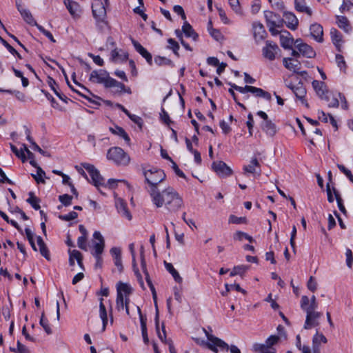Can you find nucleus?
I'll use <instances>...</instances> for the list:
<instances>
[{
  "mask_svg": "<svg viewBox=\"0 0 353 353\" xmlns=\"http://www.w3.org/2000/svg\"><path fill=\"white\" fill-rule=\"evenodd\" d=\"M151 198L153 203L157 208H161L164 205L170 212L179 210L183 203L182 198L172 187H168L161 192L160 190L157 192L152 191Z\"/></svg>",
  "mask_w": 353,
  "mask_h": 353,
  "instance_id": "nucleus-1",
  "label": "nucleus"
},
{
  "mask_svg": "<svg viewBox=\"0 0 353 353\" xmlns=\"http://www.w3.org/2000/svg\"><path fill=\"white\" fill-rule=\"evenodd\" d=\"M143 174L145 182L149 185L148 192L150 196H152V191L157 192L159 190L158 185L165 179L166 175L163 170L156 168L150 170L143 168Z\"/></svg>",
  "mask_w": 353,
  "mask_h": 353,
  "instance_id": "nucleus-2",
  "label": "nucleus"
},
{
  "mask_svg": "<svg viewBox=\"0 0 353 353\" xmlns=\"http://www.w3.org/2000/svg\"><path fill=\"white\" fill-rule=\"evenodd\" d=\"M107 159L119 166H127L130 162V156L119 147L110 148L107 152Z\"/></svg>",
  "mask_w": 353,
  "mask_h": 353,
  "instance_id": "nucleus-3",
  "label": "nucleus"
},
{
  "mask_svg": "<svg viewBox=\"0 0 353 353\" xmlns=\"http://www.w3.org/2000/svg\"><path fill=\"white\" fill-rule=\"evenodd\" d=\"M203 331L208 341H202L201 344H205V347H207L214 353L218 352V347H219L221 350H228V343H226L221 339L210 334L207 330L203 329Z\"/></svg>",
  "mask_w": 353,
  "mask_h": 353,
  "instance_id": "nucleus-4",
  "label": "nucleus"
},
{
  "mask_svg": "<svg viewBox=\"0 0 353 353\" xmlns=\"http://www.w3.org/2000/svg\"><path fill=\"white\" fill-rule=\"evenodd\" d=\"M83 168L90 174L93 185L101 192L100 187H105L104 178L101 175L99 171L92 164L84 163Z\"/></svg>",
  "mask_w": 353,
  "mask_h": 353,
  "instance_id": "nucleus-5",
  "label": "nucleus"
},
{
  "mask_svg": "<svg viewBox=\"0 0 353 353\" xmlns=\"http://www.w3.org/2000/svg\"><path fill=\"white\" fill-rule=\"evenodd\" d=\"M112 77H110L109 73L104 70H93L90 75L89 80L94 83L103 84V85L108 88V84Z\"/></svg>",
  "mask_w": 353,
  "mask_h": 353,
  "instance_id": "nucleus-6",
  "label": "nucleus"
},
{
  "mask_svg": "<svg viewBox=\"0 0 353 353\" xmlns=\"http://www.w3.org/2000/svg\"><path fill=\"white\" fill-rule=\"evenodd\" d=\"M280 52L278 45L272 41H266L265 46L262 48L263 57L269 61L274 60Z\"/></svg>",
  "mask_w": 353,
  "mask_h": 353,
  "instance_id": "nucleus-7",
  "label": "nucleus"
},
{
  "mask_svg": "<svg viewBox=\"0 0 353 353\" xmlns=\"http://www.w3.org/2000/svg\"><path fill=\"white\" fill-rule=\"evenodd\" d=\"M117 295H119L120 294L122 296L125 298V312L127 315H130L128 303L130 301L129 296L132 293L131 287L127 283H122L121 281H119L117 284Z\"/></svg>",
  "mask_w": 353,
  "mask_h": 353,
  "instance_id": "nucleus-8",
  "label": "nucleus"
},
{
  "mask_svg": "<svg viewBox=\"0 0 353 353\" xmlns=\"http://www.w3.org/2000/svg\"><path fill=\"white\" fill-rule=\"evenodd\" d=\"M92 11L94 17L98 21H103L106 16L104 3L101 0H95L92 4Z\"/></svg>",
  "mask_w": 353,
  "mask_h": 353,
  "instance_id": "nucleus-9",
  "label": "nucleus"
},
{
  "mask_svg": "<svg viewBox=\"0 0 353 353\" xmlns=\"http://www.w3.org/2000/svg\"><path fill=\"white\" fill-rule=\"evenodd\" d=\"M212 170L221 177H227L232 174V169L222 161H214L212 164Z\"/></svg>",
  "mask_w": 353,
  "mask_h": 353,
  "instance_id": "nucleus-10",
  "label": "nucleus"
},
{
  "mask_svg": "<svg viewBox=\"0 0 353 353\" xmlns=\"http://www.w3.org/2000/svg\"><path fill=\"white\" fill-rule=\"evenodd\" d=\"M322 316V313L316 311H307L306 312V319L304 324V328L310 330L319 325V319Z\"/></svg>",
  "mask_w": 353,
  "mask_h": 353,
  "instance_id": "nucleus-11",
  "label": "nucleus"
},
{
  "mask_svg": "<svg viewBox=\"0 0 353 353\" xmlns=\"http://www.w3.org/2000/svg\"><path fill=\"white\" fill-rule=\"evenodd\" d=\"M264 15L267 26H277V28L283 26L284 20L279 14L272 11L266 10L264 12Z\"/></svg>",
  "mask_w": 353,
  "mask_h": 353,
  "instance_id": "nucleus-12",
  "label": "nucleus"
},
{
  "mask_svg": "<svg viewBox=\"0 0 353 353\" xmlns=\"http://www.w3.org/2000/svg\"><path fill=\"white\" fill-rule=\"evenodd\" d=\"M294 93L296 97L299 99L301 103L306 108H309V104L306 101L305 97L306 94V89L303 87V84L299 83L298 85H289L288 86Z\"/></svg>",
  "mask_w": 353,
  "mask_h": 353,
  "instance_id": "nucleus-13",
  "label": "nucleus"
},
{
  "mask_svg": "<svg viewBox=\"0 0 353 353\" xmlns=\"http://www.w3.org/2000/svg\"><path fill=\"white\" fill-rule=\"evenodd\" d=\"M64 5L67 8L70 14L74 17H79L81 13L80 5L72 0H64Z\"/></svg>",
  "mask_w": 353,
  "mask_h": 353,
  "instance_id": "nucleus-14",
  "label": "nucleus"
},
{
  "mask_svg": "<svg viewBox=\"0 0 353 353\" xmlns=\"http://www.w3.org/2000/svg\"><path fill=\"white\" fill-rule=\"evenodd\" d=\"M254 37L256 42H259L265 39L267 32L264 26L260 22H255L253 23Z\"/></svg>",
  "mask_w": 353,
  "mask_h": 353,
  "instance_id": "nucleus-15",
  "label": "nucleus"
},
{
  "mask_svg": "<svg viewBox=\"0 0 353 353\" xmlns=\"http://www.w3.org/2000/svg\"><path fill=\"white\" fill-rule=\"evenodd\" d=\"M283 17L285 19L283 23H285L288 28L293 30L297 28L299 20L293 12L285 11L283 12Z\"/></svg>",
  "mask_w": 353,
  "mask_h": 353,
  "instance_id": "nucleus-16",
  "label": "nucleus"
},
{
  "mask_svg": "<svg viewBox=\"0 0 353 353\" xmlns=\"http://www.w3.org/2000/svg\"><path fill=\"white\" fill-rule=\"evenodd\" d=\"M331 40L339 52L341 51L343 44V36L341 32L335 28L330 29Z\"/></svg>",
  "mask_w": 353,
  "mask_h": 353,
  "instance_id": "nucleus-17",
  "label": "nucleus"
},
{
  "mask_svg": "<svg viewBox=\"0 0 353 353\" xmlns=\"http://www.w3.org/2000/svg\"><path fill=\"white\" fill-rule=\"evenodd\" d=\"M310 34L317 42L322 43L323 41V30L319 23H314L310 28Z\"/></svg>",
  "mask_w": 353,
  "mask_h": 353,
  "instance_id": "nucleus-18",
  "label": "nucleus"
},
{
  "mask_svg": "<svg viewBox=\"0 0 353 353\" xmlns=\"http://www.w3.org/2000/svg\"><path fill=\"white\" fill-rule=\"evenodd\" d=\"M132 43L136 49V50L145 59L146 61L150 65L152 64V54L145 48H143L138 41L132 39Z\"/></svg>",
  "mask_w": 353,
  "mask_h": 353,
  "instance_id": "nucleus-19",
  "label": "nucleus"
},
{
  "mask_svg": "<svg viewBox=\"0 0 353 353\" xmlns=\"http://www.w3.org/2000/svg\"><path fill=\"white\" fill-rule=\"evenodd\" d=\"M283 63L285 68L294 72V73H299V70L301 68V63L297 59L292 58H283Z\"/></svg>",
  "mask_w": 353,
  "mask_h": 353,
  "instance_id": "nucleus-20",
  "label": "nucleus"
},
{
  "mask_svg": "<svg viewBox=\"0 0 353 353\" xmlns=\"http://www.w3.org/2000/svg\"><path fill=\"white\" fill-rule=\"evenodd\" d=\"M115 205L119 214L128 220L132 219V215L128 209L127 204L123 199H117L115 201Z\"/></svg>",
  "mask_w": 353,
  "mask_h": 353,
  "instance_id": "nucleus-21",
  "label": "nucleus"
},
{
  "mask_svg": "<svg viewBox=\"0 0 353 353\" xmlns=\"http://www.w3.org/2000/svg\"><path fill=\"white\" fill-rule=\"evenodd\" d=\"M336 23L339 28L346 33H350L351 32L352 26L346 17L336 15Z\"/></svg>",
  "mask_w": 353,
  "mask_h": 353,
  "instance_id": "nucleus-22",
  "label": "nucleus"
},
{
  "mask_svg": "<svg viewBox=\"0 0 353 353\" xmlns=\"http://www.w3.org/2000/svg\"><path fill=\"white\" fill-rule=\"evenodd\" d=\"M261 129L269 137H274L276 132L277 129L276 125L272 122L271 120L268 119L265 121H263L261 123Z\"/></svg>",
  "mask_w": 353,
  "mask_h": 353,
  "instance_id": "nucleus-23",
  "label": "nucleus"
},
{
  "mask_svg": "<svg viewBox=\"0 0 353 353\" xmlns=\"http://www.w3.org/2000/svg\"><path fill=\"white\" fill-rule=\"evenodd\" d=\"M312 87L316 91L317 95L321 98L323 99V97L328 94V91L326 90V85L323 81L314 80L312 83Z\"/></svg>",
  "mask_w": 353,
  "mask_h": 353,
  "instance_id": "nucleus-24",
  "label": "nucleus"
},
{
  "mask_svg": "<svg viewBox=\"0 0 353 353\" xmlns=\"http://www.w3.org/2000/svg\"><path fill=\"white\" fill-rule=\"evenodd\" d=\"M290 36V33L288 31H285L280 36L281 45L285 49H291L294 43L293 38Z\"/></svg>",
  "mask_w": 353,
  "mask_h": 353,
  "instance_id": "nucleus-25",
  "label": "nucleus"
},
{
  "mask_svg": "<svg viewBox=\"0 0 353 353\" xmlns=\"http://www.w3.org/2000/svg\"><path fill=\"white\" fill-rule=\"evenodd\" d=\"M249 92L253 94L256 97L263 98L269 101L272 99L270 93L259 88L250 85Z\"/></svg>",
  "mask_w": 353,
  "mask_h": 353,
  "instance_id": "nucleus-26",
  "label": "nucleus"
},
{
  "mask_svg": "<svg viewBox=\"0 0 353 353\" xmlns=\"http://www.w3.org/2000/svg\"><path fill=\"white\" fill-rule=\"evenodd\" d=\"M259 168L258 174H260L261 173V169H260V164L259 161L256 158H253L250 161V163L248 165H245L243 167V170L246 173H250V174H254L256 173V168Z\"/></svg>",
  "mask_w": 353,
  "mask_h": 353,
  "instance_id": "nucleus-27",
  "label": "nucleus"
},
{
  "mask_svg": "<svg viewBox=\"0 0 353 353\" xmlns=\"http://www.w3.org/2000/svg\"><path fill=\"white\" fill-rule=\"evenodd\" d=\"M182 32L185 34V37L192 38L194 41H196L199 35L194 30L192 26L185 21L182 26Z\"/></svg>",
  "mask_w": 353,
  "mask_h": 353,
  "instance_id": "nucleus-28",
  "label": "nucleus"
},
{
  "mask_svg": "<svg viewBox=\"0 0 353 353\" xmlns=\"http://www.w3.org/2000/svg\"><path fill=\"white\" fill-rule=\"evenodd\" d=\"M298 50L303 57H306L307 58H313L316 55V52L313 48L307 43H304V45L301 46L299 45Z\"/></svg>",
  "mask_w": 353,
  "mask_h": 353,
  "instance_id": "nucleus-29",
  "label": "nucleus"
},
{
  "mask_svg": "<svg viewBox=\"0 0 353 353\" xmlns=\"http://www.w3.org/2000/svg\"><path fill=\"white\" fill-rule=\"evenodd\" d=\"M327 339L323 334H319L317 331L312 339V348L314 352L319 351V346L321 343H326Z\"/></svg>",
  "mask_w": 353,
  "mask_h": 353,
  "instance_id": "nucleus-30",
  "label": "nucleus"
},
{
  "mask_svg": "<svg viewBox=\"0 0 353 353\" xmlns=\"http://www.w3.org/2000/svg\"><path fill=\"white\" fill-rule=\"evenodd\" d=\"M294 6L296 11L305 12L309 16H312V10L306 6L305 0H294Z\"/></svg>",
  "mask_w": 353,
  "mask_h": 353,
  "instance_id": "nucleus-31",
  "label": "nucleus"
},
{
  "mask_svg": "<svg viewBox=\"0 0 353 353\" xmlns=\"http://www.w3.org/2000/svg\"><path fill=\"white\" fill-rule=\"evenodd\" d=\"M37 244L39 247V252H40L41 254L43 257H45L48 261H50V255L48 248H47L43 239L40 236H37Z\"/></svg>",
  "mask_w": 353,
  "mask_h": 353,
  "instance_id": "nucleus-32",
  "label": "nucleus"
},
{
  "mask_svg": "<svg viewBox=\"0 0 353 353\" xmlns=\"http://www.w3.org/2000/svg\"><path fill=\"white\" fill-rule=\"evenodd\" d=\"M253 350L259 353H276L275 348L269 347L265 343H255L253 345Z\"/></svg>",
  "mask_w": 353,
  "mask_h": 353,
  "instance_id": "nucleus-33",
  "label": "nucleus"
},
{
  "mask_svg": "<svg viewBox=\"0 0 353 353\" xmlns=\"http://www.w3.org/2000/svg\"><path fill=\"white\" fill-rule=\"evenodd\" d=\"M111 57L114 61H125L128 58V54L121 50L115 48L112 51Z\"/></svg>",
  "mask_w": 353,
  "mask_h": 353,
  "instance_id": "nucleus-34",
  "label": "nucleus"
},
{
  "mask_svg": "<svg viewBox=\"0 0 353 353\" xmlns=\"http://www.w3.org/2000/svg\"><path fill=\"white\" fill-rule=\"evenodd\" d=\"M110 131L116 135L122 137L128 144H130V139L125 131L121 127L116 125L114 128H110Z\"/></svg>",
  "mask_w": 353,
  "mask_h": 353,
  "instance_id": "nucleus-35",
  "label": "nucleus"
},
{
  "mask_svg": "<svg viewBox=\"0 0 353 353\" xmlns=\"http://www.w3.org/2000/svg\"><path fill=\"white\" fill-rule=\"evenodd\" d=\"M165 268L173 276L174 281L179 283H181L183 279L179 275V272L174 269L172 263L164 261Z\"/></svg>",
  "mask_w": 353,
  "mask_h": 353,
  "instance_id": "nucleus-36",
  "label": "nucleus"
},
{
  "mask_svg": "<svg viewBox=\"0 0 353 353\" xmlns=\"http://www.w3.org/2000/svg\"><path fill=\"white\" fill-rule=\"evenodd\" d=\"M103 299L101 298L100 299V304H99V316H100V318L101 319L102 323H103L102 330L105 331L107 323H108V316H107V311H106L104 304L103 303Z\"/></svg>",
  "mask_w": 353,
  "mask_h": 353,
  "instance_id": "nucleus-37",
  "label": "nucleus"
},
{
  "mask_svg": "<svg viewBox=\"0 0 353 353\" xmlns=\"http://www.w3.org/2000/svg\"><path fill=\"white\" fill-rule=\"evenodd\" d=\"M156 307H157V305H156ZM154 321H155V326H156V330H157V332L158 336H159V338L162 341H163V340L165 339V338H166V333H165V326H164L163 324L162 325V332H163V334H161L160 332V331H159V310H158V308H157V310H156V316H155Z\"/></svg>",
  "mask_w": 353,
  "mask_h": 353,
  "instance_id": "nucleus-38",
  "label": "nucleus"
},
{
  "mask_svg": "<svg viewBox=\"0 0 353 353\" xmlns=\"http://www.w3.org/2000/svg\"><path fill=\"white\" fill-rule=\"evenodd\" d=\"M323 99L328 102V107L330 108H338L339 105V99L334 94L328 93L323 97Z\"/></svg>",
  "mask_w": 353,
  "mask_h": 353,
  "instance_id": "nucleus-39",
  "label": "nucleus"
},
{
  "mask_svg": "<svg viewBox=\"0 0 353 353\" xmlns=\"http://www.w3.org/2000/svg\"><path fill=\"white\" fill-rule=\"evenodd\" d=\"M154 63L159 66L170 65L174 67L172 61L165 57L157 56L154 57Z\"/></svg>",
  "mask_w": 353,
  "mask_h": 353,
  "instance_id": "nucleus-40",
  "label": "nucleus"
},
{
  "mask_svg": "<svg viewBox=\"0 0 353 353\" xmlns=\"http://www.w3.org/2000/svg\"><path fill=\"white\" fill-rule=\"evenodd\" d=\"M21 15L28 24L35 26L38 25L28 10L25 9L24 10L21 11Z\"/></svg>",
  "mask_w": 353,
  "mask_h": 353,
  "instance_id": "nucleus-41",
  "label": "nucleus"
},
{
  "mask_svg": "<svg viewBox=\"0 0 353 353\" xmlns=\"http://www.w3.org/2000/svg\"><path fill=\"white\" fill-rule=\"evenodd\" d=\"M26 201L36 210L40 209V199L34 196L32 192H29V198Z\"/></svg>",
  "mask_w": 353,
  "mask_h": 353,
  "instance_id": "nucleus-42",
  "label": "nucleus"
},
{
  "mask_svg": "<svg viewBox=\"0 0 353 353\" xmlns=\"http://www.w3.org/2000/svg\"><path fill=\"white\" fill-rule=\"evenodd\" d=\"M248 269V265H241L234 266L230 272V276H234L236 275H240L242 276Z\"/></svg>",
  "mask_w": 353,
  "mask_h": 353,
  "instance_id": "nucleus-43",
  "label": "nucleus"
},
{
  "mask_svg": "<svg viewBox=\"0 0 353 353\" xmlns=\"http://www.w3.org/2000/svg\"><path fill=\"white\" fill-rule=\"evenodd\" d=\"M332 190H333V192L334 194V196H335V198H336V202H337V205H338V208L339 209V210L344 214H346L347 213V210L343 205V199H341V195L339 194V192L336 190V189L335 188H332Z\"/></svg>",
  "mask_w": 353,
  "mask_h": 353,
  "instance_id": "nucleus-44",
  "label": "nucleus"
},
{
  "mask_svg": "<svg viewBox=\"0 0 353 353\" xmlns=\"http://www.w3.org/2000/svg\"><path fill=\"white\" fill-rule=\"evenodd\" d=\"M168 48L172 50L174 54L179 57V54L178 51L180 48L179 43L174 39L171 38L168 39Z\"/></svg>",
  "mask_w": 353,
  "mask_h": 353,
  "instance_id": "nucleus-45",
  "label": "nucleus"
},
{
  "mask_svg": "<svg viewBox=\"0 0 353 353\" xmlns=\"http://www.w3.org/2000/svg\"><path fill=\"white\" fill-rule=\"evenodd\" d=\"M45 172L40 168H37V172L36 174H32V176L34 179L37 183H45L43 177L45 176Z\"/></svg>",
  "mask_w": 353,
  "mask_h": 353,
  "instance_id": "nucleus-46",
  "label": "nucleus"
},
{
  "mask_svg": "<svg viewBox=\"0 0 353 353\" xmlns=\"http://www.w3.org/2000/svg\"><path fill=\"white\" fill-rule=\"evenodd\" d=\"M234 239L236 240H238V241H242L243 239H245L248 241H249L250 243H252L254 241V239L251 236H250L247 233L241 232V231H237L234 234Z\"/></svg>",
  "mask_w": 353,
  "mask_h": 353,
  "instance_id": "nucleus-47",
  "label": "nucleus"
},
{
  "mask_svg": "<svg viewBox=\"0 0 353 353\" xmlns=\"http://www.w3.org/2000/svg\"><path fill=\"white\" fill-rule=\"evenodd\" d=\"M39 323L48 334H52V330L49 325L48 320L45 317L44 312L41 314Z\"/></svg>",
  "mask_w": 353,
  "mask_h": 353,
  "instance_id": "nucleus-48",
  "label": "nucleus"
},
{
  "mask_svg": "<svg viewBox=\"0 0 353 353\" xmlns=\"http://www.w3.org/2000/svg\"><path fill=\"white\" fill-rule=\"evenodd\" d=\"M108 85V88H117L118 92H122L125 88V85L123 83H121L113 78L110 80L109 84Z\"/></svg>",
  "mask_w": 353,
  "mask_h": 353,
  "instance_id": "nucleus-49",
  "label": "nucleus"
},
{
  "mask_svg": "<svg viewBox=\"0 0 353 353\" xmlns=\"http://www.w3.org/2000/svg\"><path fill=\"white\" fill-rule=\"evenodd\" d=\"M145 276V280H146V282L152 292V298L154 301V302L156 303V300H157V292H156V290H155V288H154V285L152 284V282L150 279V275H149V273L148 272H145V273L144 274Z\"/></svg>",
  "mask_w": 353,
  "mask_h": 353,
  "instance_id": "nucleus-50",
  "label": "nucleus"
},
{
  "mask_svg": "<svg viewBox=\"0 0 353 353\" xmlns=\"http://www.w3.org/2000/svg\"><path fill=\"white\" fill-rule=\"evenodd\" d=\"M105 247V243H95L94 245V251L92 254L94 256L101 255Z\"/></svg>",
  "mask_w": 353,
  "mask_h": 353,
  "instance_id": "nucleus-51",
  "label": "nucleus"
},
{
  "mask_svg": "<svg viewBox=\"0 0 353 353\" xmlns=\"http://www.w3.org/2000/svg\"><path fill=\"white\" fill-rule=\"evenodd\" d=\"M10 148H11L12 152L17 157L20 158L22 160L23 162H24L26 160V157L25 156V153H24L23 150H21V151H19L17 149V148L15 145H14L13 144H12V143H10Z\"/></svg>",
  "mask_w": 353,
  "mask_h": 353,
  "instance_id": "nucleus-52",
  "label": "nucleus"
},
{
  "mask_svg": "<svg viewBox=\"0 0 353 353\" xmlns=\"http://www.w3.org/2000/svg\"><path fill=\"white\" fill-rule=\"evenodd\" d=\"M59 200L63 205L68 206L72 204V196L69 194H64L59 196Z\"/></svg>",
  "mask_w": 353,
  "mask_h": 353,
  "instance_id": "nucleus-53",
  "label": "nucleus"
},
{
  "mask_svg": "<svg viewBox=\"0 0 353 353\" xmlns=\"http://www.w3.org/2000/svg\"><path fill=\"white\" fill-rule=\"evenodd\" d=\"M17 345V348L10 347V350L15 353H28V350L27 347L24 345L21 344L20 341H18Z\"/></svg>",
  "mask_w": 353,
  "mask_h": 353,
  "instance_id": "nucleus-54",
  "label": "nucleus"
},
{
  "mask_svg": "<svg viewBox=\"0 0 353 353\" xmlns=\"http://www.w3.org/2000/svg\"><path fill=\"white\" fill-rule=\"evenodd\" d=\"M77 216L78 214L76 212L72 211L68 214L59 215V218L62 221H69L75 219Z\"/></svg>",
  "mask_w": 353,
  "mask_h": 353,
  "instance_id": "nucleus-55",
  "label": "nucleus"
},
{
  "mask_svg": "<svg viewBox=\"0 0 353 353\" xmlns=\"http://www.w3.org/2000/svg\"><path fill=\"white\" fill-rule=\"evenodd\" d=\"M116 307L119 311L123 310L124 307L125 308V298L120 294L119 295H117Z\"/></svg>",
  "mask_w": 353,
  "mask_h": 353,
  "instance_id": "nucleus-56",
  "label": "nucleus"
},
{
  "mask_svg": "<svg viewBox=\"0 0 353 353\" xmlns=\"http://www.w3.org/2000/svg\"><path fill=\"white\" fill-rule=\"evenodd\" d=\"M228 221L230 223L241 224V223H245L246 219L245 217H238L235 215L231 214L229 216Z\"/></svg>",
  "mask_w": 353,
  "mask_h": 353,
  "instance_id": "nucleus-57",
  "label": "nucleus"
},
{
  "mask_svg": "<svg viewBox=\"0 0 353 353\" xmlns=\"http://www.w3.org/2000/svg\"><path fill=\"white\" fill-rule=\"evenodd\" d=\"M301 307L305 312H307L310 309V299L307 296H302L301 300Z\"/></svg>",
  "mask_w": 353,
  "mask_h": 353,
  "instance_id": "nucleus-58",
  "label": "nucleus"
},
{
  "mask_svg": "<svg viewBox=\"0 0 353 353\" xmlns=\"http://www.w3.org/2000/svg\"><path fill=\"white\" fill-rule=\"evenodd\" d=\"M37 29L41 32L43 33L46 37H48L52 42L53 43H55L56 42V40L54 39L52 33L48 31V30H46L41 25H37Z\"/></svg>",
  "mask_w": 353,
  "mask_h": 353,
  "instance_id": "nucleus-59",
  "label": "nucleus"
},
{
  "mask_svg": "<svg viewBox=\"0 0 353 353\" xmlns=\"http://www.w3.org/2000/svg\"><path fill=\"white\" fill-rule=\"evenodd\" d=\"M229 85L232 88H234V90H236V91L241 92V93H243V94H245L246 92H249L250 91V85H245V87H241V86H239L234 83H229Z\"/></svg>",
  "mask_w": 353,
  "mask_h": 353,
  "instance_id": "nucleus-60",
  "label": "nucleus"
},
{
  "mask_svg": "<svg viewBox=\"0 0 353 353\" xmlns=\"http://www.w3.org/2000/svg\"><path fill=\"white\" fill-rule=\"evenodd\" d=\"M86 241H87V237L85 236H79L77 239V244H78V247L83 250H85V251H87L88 250V247H87V243H86Z\"/></svg>",
  "mask_w": 353,
  "mask_h": 353,
  "instance_id": "nucleus-61",
  "label": "nucleus"
},
{
  "mask_svg": "<svg viewBox=\"0 0 353 353\" xmlns=\"http://www.w3.org/2000/svg\"><path fill=\"white\" fill-rule=\"evenodd\" d=\"M307 287L308 290H310L312 292H315L317 289V283L314 280V278L312 276L310 277V279L308 280L307 283Z\"/></svg>",
  "mask_w": 353,
  "mask_h": 353,
  "instance_id": "nucleus-62",
  "label": "nucleus"
},
{
  "mask_svg": "<svg viewBox=\"0 0 353 353\" xmlns=\"http://www.w3.org/2000/svg\"><path fill=\"white\" fill-rule=\"evenodd\" d=\"M346 255V263L348 268H351L353 263V255L352 252L350 249L347 248L345 252Z\"/></svg>",
  "mask_w": 353,
  "mask_h": 353,
  "instance_id": "nucleus-63",
  "label": "nucleus"
},
{
  "mask_svg": "<svg viewBox=\"0 0 353 353\" xmlns=\"http://www.w3.org/2000/svg\"><path fill=\"white\" fill-rule=\"evenodd\" d=\"M279 340V337L278 336L272 335L265 341V344L269 347H272L277 343Z\"/></svg>",
  "mask_w": 353,
  "mask_h": 353,
  "instance_id": "nucleus-64",
  "label": "nucleus"
}]
</instances>
